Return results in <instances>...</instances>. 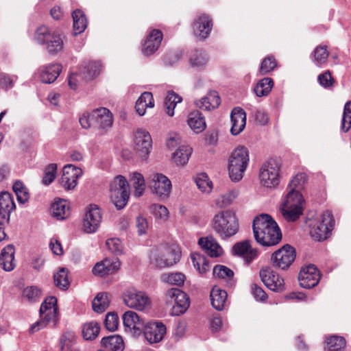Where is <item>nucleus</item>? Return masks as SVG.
<instances>
[{"instance_id":"nucleus-1","label":"nucleus","mask_w":351,"mask_h":351,"mask_svg":"<svg viewBox=\"0 0 351 351\" xmlns=\"http://www.w3.org/2000/svg\"><path fill=\"white\" fill-rule=\"evenodd\" d=\"M253 232L256 241L263 246L278 244L282 234L277 223L267 214H262L254 219Z\"/></svg>"},{"instance_id":"nucleus-2","label":"nucleus","mask_w":351,"mask_h":351,"mask_svg":"<svg viewBox=\"0 0 351 351\" xmlns=\"http://www.w3.org/2000/svg\"><path fill=\"white\" fill-rule=\"evenodd\" d=\"M213 231L222 240H227L234 236L239 230V219L232 210L217 212L210 221Z\"/></svg>"},{"instance_id":"nucleus-3","label":"nucleus","mask_w":351,"mask_h":351,"mask_svg":"<svg viewBox=\"0 0 351 351\" xmlns=\"http://www.w3.org/2000/svg\"><path fill=\"white\" fill-rule=\"evenodd\" d=\"M250 164V154L247 147L239 145L228 158V171L230 180L239 182L242 180Z\"/></svg>"},{"instance_id":"nucleus-4","label":"nucleus","mask_w":351,"mask_h":351,"mask_svg":"<svg viewBox=\"0 0 351 351\" xmlns=\"http://www.w3.org/2000/svg\"><path fill=\"white\" fill-rule=\"evenodd\" d=\"M304 204V199L298 190H287L280 205L282 217L287 221L298 220L303 213Z\"/></svg>"},{"instance_id":"nucleus-5","label":"nucleus","mask_w":351,"mask_h":351,"mask_svg":"<svg viewBox=\"0 0 351 351\" xmlns=\"http://www.w3.org/2000/svg\"><path fill=\"white\" fill-rule=\"evenodd\" d=\"M58 320L57 299L55 297L47 298L40 308V319L30 328L32 332H36L51 324L55 326Z\"/></svg>"},{"instance_id":"nucleus-6","label":"nucleus","mask_w":351,"mask_h":351,"mask_svg":"<svg viewBox=\"0 0 351 351\" xmlns=\"http://www.w3.org/2000/svg\"><path fill=\"white\" fill-rule=\"evenodd\" d=\"M335 225V220L330 212L326 211L309 223V234L315 241L326 239Z\"/></svg>"},{"instance_id":"nucleus-7","label":"nucleus","mask_w":351,"mask_h":351,"mask_svg":"<svg viewBox=\"0 0 351 351\" xmlns=\"http://www.w3.org/2000/svg\"><path fill=\"white\" fill-rule=\"evenodd\" d=\"M110 199L117 209L123 208L130 197V187L123 176H117L110 183Z\"/></svg>"},{"instance_id":"nucleus-8","label":"nucleus","mask_w":351,"mask_h":351,"mask_svg":"<svg viewBox=\"0 0 351 351\" xmlns=\"http://www.w3.org/2000/svg\"><path fill=\"white\" fill-rule=\"evenodd\" d=\"M180 252L176 247H165L153 250L150 254L151 263L159 268L170 267L180 261Z\"/></svg>"},{"instance_id":"nucleus-9","label":"nucleus","mask_w":351,"mask_h":351,"mask_svg":"<svg viewBox=\"0 0 351 351\" xmlns=\"http://www.w3.org/2000/svg\"><path fill=\"white\" fill-rule=\"evenodd\" d=\"M280 166L275 161H268L262 165L258 178L261 184L266 188L274 189L280 182Z\"/></svg>"},{"instance_id":"nucleus-10","label":"nucleus","mask_w":351,"mask_h":351,"mask_svg":"<svg viewBox=\"0 0 351 351\" xmlns=\"http://www.w3.org/2000/svg\"><path fill=\"white\" fill-rule=\"evenodd\" d=\"M134 151L141 160H146L152 149V139L145 130L138 129L134 134Z\"/></svg>"},{"instance_id":"nucleus-11","label":"nucleus","mask_w":351,"mask_h":351,"mask_svg":"<svg viewBox=\"0 0 351 351\" xmlns=\"http://www.w3.org/2000/svg\"><path fill=\"white\" fill-rule=\"evenodd\" d=\"M166 300L169 302H173L172 314L179 316L184 313L190 305L189 296L186 293L177 288H171L165 293Z\"/></svg>"},{"instance_id":"nucleus-12","label":"nucleus","mask_w":351,"mask_h":351,"mask_svg":"<svg viewBox=\"0 0 351 351\" xmlns=\"http://www.w3.org/2000/svg\"><path fill=\"white\" fill-rule=\"evenodd\" d=\"M123 298L128 307L137 311H143L150 306L151 302L147 295L134 288L125 290Z\"/></svg>"},{"instance_id":"nucleus-13","label":"nucleus","mask_w":351,"mask_h":351,"mask_svg":"<svg viewBox=\"0 0 351 351\" xmlns=\"http://www.w3.org/2000/svg\"><path fill=\"white\" fill-rule=\"evenodd\" d=\"M295 258V249L289 245H285L276 251L272 254L271 259L274 265L282 269H286L291 265Z\"/></svg>"},{"instance_id":"nucleus-14","label":"nucleus","mask_w":351,"mask_h":351,"mask_svg":"<svg viewBox=\"0 0 351 351\" xmlns=\"http://www.w3.org/2000/svg\"><path fill=\"white\" fill-rule=\"evenodd\" d=\"M121 268V262L117 258H106L97 262L92 272L95 276L106 278L116 274Z\"/></svg>"},{"instance_id":"nucleus-15","label":"nucleus","mask_w":351,"mask_h":351,"mask_svg":"<svg viewBox=\"0 0 351 351\" xmlns=\"http://www.w3.org/2000/svg\"><path fill=\"white\" fill-rule=\"evenodd\" d=\"M150 188L158 196L166 198L171 191V182L165 175L159 173H152L149 177Z\"/></svg>"},{"instance_id":"nucleus-16","label":"nucleus","mask_w":351,"mask_h":351,"mask_svg":"<svg viewBox=\"0 0 351 351\" xmlns=\"http://www.w3.org/2000/svg\"><path fill=\"white\" fill-rule=\"evenodd\" d=\"M261 280L270 290L282 292L285 289V282L282 278L276 274L271 268L265 267L259 272Z\"/></svg>"},{"instance_id":"nucleus-17","label":"nucleus","mask_w":351,"mask_h":351,"mask_svg":"<svg viewBox=\"0 0 351 351\" xmlns=\"http://www.w3.org/2000/svg\"><path fill=\"white\" fill-rule=\"evenodd\" d=\"M166 332L165 325L159 321L150 322L145 325L143 328L145 338L150 344L160 342Z\"/></svg>"},{"instance_id":"nucleus-18","label":"nucleus","mask_w":351,"mask_h":351,"mask_svg":"<svg viewBox=\"0 0 351 351\" xmlns=\"http://www.w3.org/2000/svg\"><path fill=\"white\" fill-rule=\"evenodd\" d=\"M123 322L126 332L138 336L144 328V320L134 311H128L123 315Z\"/></svg>"},{"instance_id":"nucleus-19","label":"nucleus","mask_w":351,"mask_h":351,"mask_svg":"<svg viewBox=\"0 0 351 351\" xmlns=\"http://www.w3.org/2000/svg\"><path fill=\"white\" fill-rule=\"evenodd\" d=\"M101 221L100 208L95 204H91L86 210L84 219L83 229L87 233L97 231Z\"/></svg>"},{"instance_id":"nucleus-20","label":"nucleus","mask_w":351,"mask_h":351,"mask_svg":"<svg viewBox=\"0 0 351 351\" xmlns=\"http://www.w3.org/2000/svg\"><path fill=\"white\" fill-rule=\"evenodd\" d=\"M82 175L81 169L73 165H66L62 169V174L60 180V185L66 190L73 189L76 186L77 180Z\"/></svg>"},{"instance_id":"nucleus-21","label":"nucleus","mask_w":351,"mask_h":351,"mask_svg":"<svg viewBox=\"0 0 351 351\" xmlns=\"http://www.w3.org/2000/svg\"><path fill=\"white\" fill-rule=\"evenodd\" d=\"M301 287L311 289L317 285L320 280V274L317 267L310 265L302 268L298 276Z\"/></svg>"},{"instance_id":"nucleus-22","label":"nucleus","mask_w":351,"mask_h":351,"mask_svg":"<svg viewBox=\"0 0 351 351\" xmlns=\"http://www.w3.org/2000/svg\"><path fill=\"white\" fill-rule=\"evenodd\" d=\"M163 35L160 30L153 29L148 31L147 36L143 44L142 52L145 56H151L159 48Z\"/></svg>"},{"instance_id":"nucleus-23","label":"nucleus","mask_w":351,"mask_h":351,"mask_svg":"<svg viewBox=\"0 0 351 351\" xmlns=\"http://www.w3.org/2000/svg\"><path fill=\"white\" fill-rule=\"evenodd\" d=\"M212 27L213 23L210 17L208 15L202 14L193 23V34L195 37L204 40L210 34Z\"/></svg>"},{"instance_id":"nucleus-24","label":"nucleus","mask_w":351,"mask_h":351,"mask_svg":"<svg viewBox=\"0 0 351 351\" xmlns=\"http://www.w3.org/2000/svg\"><path fill=\"white\" fill-rule=\"evenodd\" d=\"M230 133L233 136H237L241 133L246 125V113L240 107L234 108L230 113Z\"/></svg>"},{"instance_id":"nucleus-25","label":"nucleus","mask_w":351,"mask_h":351,"mask_svg":"<svg viewBox=\"0 0 351 351\" xmlns=\"http://www.w3.org/2000/svg\"><path fill=\"white\" fill-rule=\"evenodd\" d=\"M61 71V64L58 63H51L40 66L37 71V75L43 83L51 84L58 78Z\"/></svg>"},{"instance_id":"nucleus-26","label":"nucleus","mask_w":351,"mask_h":351,"mask_svg":"<svg viewBox=\"0 0 351 351\" xmlns=\"http://www.w3.org/2000/svg\"><path fill=\"white\" fill-rule=\"evenodd\" d=\"M232 250L234 254L241 256L247 263L256 258L258 255V250L252 248L247 240L235 243Z\"/></svg>"},{"instance_id":"nucleus-27","label":"nucleus","mask_w":351,"mask_h":351,"mask_svg":"<svg viewBox=\"0 0 351 351\" xmlns=\"http://www.w3.org/2000/svg\"><path fill=\"white\" fill-rule=\"evenodd\" d=\"M198 244L205 253L210 257H219L223 253V248L213 237L200 238Z\"/></svg>"},{"instance_id":"nucleus-28","label":"nucleus","mask_w":351,"mask_h":351,"mask_svg":"<svg viewBox=\"0 0 351 351\" xmlns=\"http://www.w3.org/2000/svg\"><path fill=\"white\" fill-rule=\"evenodd\" d=\"M221 99L217 92L210 91L206 96L195 101V106L204 110H211L218 108Z\"/></svg>"},{"instance_id":"nucleus-29","label":"nucleus","mask_w":351,"mask_h":351,"mask_svg":"<svg viewBox=\"0 0 351 351\" xmlns=\"http://www.w3.org/2000/svg\"><path fill=\"white\" fill-rule=\"evenodd\" d=\"M16 208L13 197L8 192L0 193V216L4 220L9 221L10 213Z\"/></svg>"},{"instance_id":"nucleus-30","label":"nucleus","mask_w":351,"mask_h":351,"mask_svg":"<svg viewBox=\"0 0 351 351\" xmlns=\"http://www.w3.org/2000/svg\"><path fill=\"white\" fill-rule=\"evenodd\" d=\"M15 250L12 245H8L1 250L0 254V265L6 271H11L15 267Z\"/></svg>"},{"instance_id":"nucleus-31","label":"nucleus","mask_w":351,"mask_h":351,"mask_svg":"<svg viewBox=\"0 0 351 351\" xmlns=\"http://www.w3.org/2000/svg\"><path fill=\"white\" fill-rule=\"evenodd\" d=\"M186 121L189 128L196 134L202 132L206 128L205 118L198 110L191 112Z\"/></svg>"},{"instance_id":"nucleus-32","label":"nucleus","mask_w":351,"mask_h":351,"mask_svg":"<svg viewBox=\"0 0 351 351\" xmlns=\"http://www.w3.org/2000/svg\"><path fill=\"white\" fill-rule=\"evenodd\" d=\"M64 36L57 32L52 33L50 39L45 44L47 52L51 55H56L64 48Z\"/></svg>"},{"instance_id":"nucleus-33","label":"nucleus","mask_w":351,"mask_h":351,"mask_svg":"<svg viewBox=\"0 0 351 351\" xmlns=\"http://www.w3.org/2000/svg\"><path fill=\"white\" fill-rule=\"evenodd\" d=\"M94 116L96 119V124L100 128L106 129L110 128L113 123L112 114L106 108H99L94 110Z\"/></svg>"},{"instance_id":"nucleus-34","label":"nucleus","mask_w":351,"mask_h":351,"mask_svg":"<svg viewBox=\"0 0 351 351\" xmlns=\"http://www.w3.org/2000/svg\"><path fill=\"white\" fill-rule=\"evenodd\" d=\"M53 217L58 220H63L70 215V208L68 202L64 199L54 202L51 206Z\"/></svg>"},{"instance_id":"nucleus-35","label":"nucleus","mask_w":351,"mask_h":351,"mask_svg":"<svg viewBox=\"0 0 351 351\" xmlns=\"http://www.w3.org/2000/svg\"><path fill=\"white\" fill-rule=\"evenodd\" d=\"M227 295L225 290L215 286L210 291V300L213 306L218 311H221L224 308Z\"/></svg>"},{"instance_id":"nucleus-36","label":"nucleus","mask_w":351,"mask_h":351,"mask_svg":"<svg viewBox=\"0 0 351 351\" xmlns=\"http://www.w3.org/2000/svg\"><path fill=\"white\" fill-rule=\"evenodd\" d=\"M154 101L153 95L149 92H144L141 94L136 102L135 108L140 116H143L147 108H154Z\"/></svg>"},{"instance_id":"nucleus-37","label":"nucleus","mask_w":351,"mask_h":351,"mask_svg":"<svg viewBox=\"0 0 351 351\" xmlns=\"http://www.w3.org/2000/svg\"><path fill=\"white\" fill-rule=\"evenodd\" d=\"M192 154V148L189 145H182L173 153L172 160L177 165H186Z\"/></svg>"},{"instance_id":"nucleus-38","label":"nucleus","mask_w":351,"mask_h":351,"mask_svg":"<svg viewBox=\"0 0 351 351\" xmlns=\"http://www.w3.org/2000/svg\"><path fill=\"white\" fill-rule=\"evenodd\" d=\"M102 346L110 351H123L124 343L119 335H110L101 339Z\"/></svg>"},{"instance_id":"nucleus-39","label":"nucleus","mask_w":351,"mask_h":351,"mask_svg":"<svg viewBox=\"0 0 351 351\" xmlns=\"http://www.w3.org/2000/svg\"><path fill=\"white\" fill-rule=\"evenodd\" d=\"M130 183L134 189V194L136 197H141L145 190V181L143 176L138 172H133L130 174Z\"/></svg>"},{"instance_id":"nucleus-40","label":"nucleus","mask_w":351,"mask_h":351,"mask_svg":"<svg viewBox=\"0 0 351 351\" xmlns=\"http://www.w3.org/2000/svg\"><path fill=\"white\" fill-rule=\"evenodd\" d=\"M329 52L326 46H317L311 54V60L317 66H324L328 60Z\"/></svg>"},{"instance_id":"nucleus-41","label":"nucleus","mask_w":351,"mask_h":351,"mask_svg":"<svg viewBox=\"0 0 351 351\" xmlns=\"http://www.w3.org/2000/svg\"><path fill=\"white\" fill-rule=\"evenodd\" d=\"M239 192L237 189L230 190L225 193L220 195L215 199V204L219 208H225L233 203L238 197Z\"/></svg>"},{"instance_id":"nucleus-42","label":"nucleus","mask_w":351,"mask_h":351,"mask_svg":"<svg viewBox=\"0 0 351 351\" xmlns=\"http://www.w3.org/2000/svg\"><path fill=\"white\" fill-rule=\"evenodd\" d=\"M72 17L75 34L82 33L87 27V20L84 14L81 10H76L73 11Z\"/></svg>"},{"instance_id":"nucleus-43","label":"nucleus","mask_w":351,"mask_h":351,"mask_svg":"<svg viewBox=\"0 0 351 351\" xmlns=\"http://www.w3.org/2000/svg\"><path fill=\"white\" fill-rule=\"evenodd\" d=\"M198 189L204 193H210L213 189V182L206 173H198L195 178Z\"/></svg>"},{"instance_id":"nucleus-44","label":"nucleus","mask_w":351,"mask_h":351,"mask_svg":"<svg viewBox=\"0 0 351 351\" xmlns=\"http://www.w3.org/2000/svg\"><path fill=\"white\" fill-rule=\"evenodd\" d=\"M55 285L62 289L66 290L70 286V281L68 277V270L62 267L53 275Z\"/></svg>"},{"instance_id":"nucleus-45","label":"nucleus","mask_w":351,"mask_h":351,"mask_svg":"<svg viewBox=\"0 0 351 351\" xmlns=\"http://www.w3.org/2000/svg\"><path fill=\"white\" fill-rule=\"evenodd\" d=\"M191 258L193 266L199 274H204L210 270V266L204 256L198 253H193Z\"/></svg>"},{"instance_id":"nucleus-46","label":"nucleus","mask_w":351,"mask_h":351,"mask_svg":"<svg viewBox=\"0 0 351 351\" xmlns=\"http://www.w3.org/2000/svg\"><path fill=\"white\" fill-rule=\"evenodd\" d=\"M274 86V81L270 77H265L261 80L256 84L254 92L258 97L267 95Z\"/></svg>"},{"instance_id":"nucleus-47","label":"nucleus","mask_w":351,"mask_h":351,"mask_svg":"<svg viewBox=\"0 0 351 351\" xmlns=\"http://www.w3.org/2000/svg\"><path fill=\"white\" fill-rule=\"evenodd\" d=\"M182 97L174 92H169L167 95L165 100L167 113L169 116L174 115V109L178 103L182 101Z\"/></svg>"},{"instance_id":"nucleus-48","label":"nucleus","mask_w":351,"mask_h":351,"mask_svg":"<svg viewBox=\"0 0 351 351\" xmlns=\"http://www.w3.org/2000/svg\"><path fill=\"white\" fill-rule=\"evenodd\" d=\"M101 64L99 62H88L84 66V78L88 81L99 75Z\"/></svg>"},{"instance_id":"nucleus-49","label":"nucleus","mask_w":351,"mask_h":351,"mask_svg":"<svg viewBox=\"0 0 351 351\" xmlns=\"http://www.w3.org/2000/svg\"><path fill=\"white\" fill-rule=\"evenodd\" d=\"M93 309L97 313H102L109 306L108 295L106 293H99L92 303Z\"/></svg>"},{"instance_id":"nucleus-50","label":"nucleus","mask_w":351,"mask_h":351,"mask_svg":"<svg viewBox=\"0 0 351 351\" xmlns=\"http://www.w3.org/2000/svg\"><path fill=\"white\" fill-rule=\"evenodd\" d=\"M100 330L99 324L96 322L86 323L83 326V337L86 340L95 339Z\"/></svg>"},{"instance_id":"nucleus-51","label":"nucleus","mask_w":351,"mask_h":351,"mask_svg":"<svg viewBox=\"0 0 351 351\" xmlns=\"http://www.w3.org/2000/svg\"><path fill=\"white\" fill-rule=\"evenodd\" d=\"M150 212L157 221L165 222L169 218V210L163 205L155 204L150 206Z\"/></svg>"},{"instance_id":"nucleus-52","label":"nucleus","mask_w":351,"mask_h":351,"mask_svg":"<svg viewBox=\"0 0 351 351\" xmlns=\"http://www.w3.org/2000/svg\"><path fill=\"white\" fill-rule=\"evenodd\" d=\"M41 298V290L35 286L27 287L23 291V298L29 302H37Z\"/></svg>"},{"instance_id":"nucleus-53","label":"nucleus","mask_w":351,"mask_h":351,"mask_svg":"<svg viewBox=\"0 0 351 351\" xmlns=\"http://www.w3.org/2000/svg\"><path fill=\"white\" fill-rule=\"evenodd\" d=\"M326 349L328 351H339L346 346L345 339L339 336H331L326 340Z\"/></svg>"},{"instance_id":"nucleus-54","label":"nucleus","mask_w":351,"mask_h":351,"mask_svg":"<svg viewBox=\"0 0 351 351\" xmlns=\"http://www.w3.org/2000/svg\"><path fill=\"white\" fill-rule=\"evenodd\" d=\"M208 61L206 55L201 51H194L190 58L191 65L197 69H203Z\"/></svg>"},{"instance_id":"nucleus-55","label":"nucleus","mask_w":351,"mask_h":351,"mask_svg":"<svg viewBox=\"0 0 351 351\" xmlns=\"http://www.w3.org/2000/svg\"><path fill=\"white\" fill-rule=\"evenodd\" d=\"M186 277L181 272L164 274L162 276V281L173 285L181 286L184 284Z\"/></svg>"},{"instance_id":"nucleus-56","label":"nucleus","mask_w":351,"mask_h":351,"mask_svg":"<svg viewBox=\"0 0 351 351\" xmlns=\"http://www.w3.org/2000/svg\"><path fill=\"white\" fill-rule=\"evenodd\" d=\"M12 189L16 195L17 200L19 203L24 204L27 202L29 199V193L23 184L20 182H16L12 186Z\"/></svg>"},{"instance_id":"nucleus-57","label":"nucleus","mask_w":351,"mask_h":351,"mask_svg":"<svg viewBox=\"0 0 351 351\" xmlns=\"http://www.w3.org/2000/svg\"><path fill=\"white\" fill-rule=\"evenodd\" d=\"M351 128V101L346 103L343 108L341 130L346 132Z\"/></svg>"},{"instance_id":"nucleus-58","label":"nucleus","mask_w":351,"mask_h":351,"mask_svg":"<svg viewBox=\"0 0 351 351\" xmlns=\"http://www.w3.org/2000/svg\"><path fill=\"white\" fill-rule=\"evenodd\" d=\"M137 233L139 236L147 234V231L151 226L149 219L143 215H138L136 217L135 221Z\"/></svg>"},{"instance_id":"nucleus-59","label":"nucleus","mask_w":351,"mask_h":351,"mask_svg":"<svg viewBox=\"0 0 351 351\" xmlns=\"http://www.w3.org/2000/svg\"><path fill=\"white\" fill-rule=\"evenodd\" d=\"M52 33L50 32L49 28L45 25L40 26L36 30L34 34V40L40 45L46 44L48 39H50Z\"/></svg>"},{"instance_id":"nucleus-60","label":"nucleus","mask_w":351,"mask_h":351,"mask_svg":"<svg viewBox=\"0 0 351 351\" xmlns=\"http://www.w3.org/2000/svg\"><path fill=\"white\" fill-rule=\"evenodd\" d=\"M276 65L275 58L271 56H267L263 60L258 72L261 75H266L272 71Z\"/></svg>"},{"instance_id":"nucleus-61","label":"nucleus","mask_w":351,"mask_h":351,"mask_svg":"<svg viewBox=\"0 0 351 351\" xmlns=\"http://www.w3.org/2000/svg\"><path fill=\"white\" fill-rule=\"evenodd\" d=\"M79 121L84 129H88L97 125L95 117L94 116V110L92 112H84L80 117Z\"/></svg>"},{"instance_id":"nucleus-62","label":"nucleus","mask_w":351,"mask_h":351,"mask_svg":"<svg viewBox=\"0 0 351 351\" xmlns=\"http://www.w3.org/2000/svg\"><path fill=\"white\" fill-rule=\"evenodd\" d=\"M119 324V317L116 313H108L106 315L104 325L109 331H114L118 328Z\"/></svg>"},{"instance_id":"nucleus-63","label":"nucleus","mask_w":351,"mask_h":351,"mask_svg":"<svg viewBox=\"0 0 351 351\" xmlns=\"http://www.w3.org/2000/svg\"><path fill=\"white\" fill-rule=\"evenodd\" d=\"M57 171V165L56 164H50L45 170L42 183L45 185H49L55 179Z\"/></svg>"},{"instance_id":"nucleus-64","label":"nucleus","mask_w":351,"mask_h":351,"mask_svg":"<svg viewBox=\"0 0 351 351\" xmlns=\"http://www.w3.org/2000/svg\"><path fill=\"white\" fill-rule=\"evenodd\" d=\"M213 275L219 278L230 279L233 277L234 272L224 265H216L213 268Z\"/></svg>"}]
</instances>
